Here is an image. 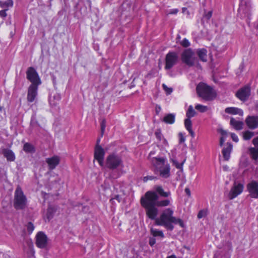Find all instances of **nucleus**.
I'll return each instance as SVG.
<instances>
[{
    "instance_id": "nucleus-41",
    "label": "nucleus",
    "mask_w": 258,
    "mask_h": 258,
    "mask_svg": "<svg viewBox=\"0 0 258 258\" xmlns=\"http://www.w3.org/2000/svg\"><path fill=\"white\" fill-rule=\"evenodd\" d=\"M173 165L177 169H181L182 168L183 163H179L177 160H172Z\"/></svg>"
},
{
    "instance_id": "nucleus-43",
    "label": "nucleus",
    "mask_w": 258,
    "mask_h": 258,
    "mask_svg": "<svg viewBox=\"0 0 258 258\" xmlns=\"http://www.w3.org/2000/svg\"><path fill=\"white\" fill-rule=\"evenodd\" d=\"M157 179V177L154 176H146L143 178L144 182H147L149 180H153Z\"/></svg>"
},
{
    "instance_id": "nucleus-48",
    "label": "nucleus",
    "mask_w": 258,
    "mask_h": 258,
    "mask_svg": "<svg viewBox=\"0 0 258 258\" xmlns=\"http://www.w3.org/2000/svg\"><path fill=\"white\" fill-rule=\"evenodd\" d=\"M105 123H106V121H105V119L102 120L101 122V129L102 134H103L104 131V130L105 128Z\"/></svg>"
},
{
    "instance_id": "nucleus-39",
    "label": "nucleus",
    "mask_w": 258,
    "mask_h": 258,
    "mask_svg": "<svg viewBox=\"0 0 258 258\" xmlns=\"http://www.w3.org/2000/svg\"><path fill=\"white\" fill-rule=\"evenodd\" d=\"M207 216V211L204 210H200L197 215L199 219H201L203 217H205Z\"/></svg>"
},
{
    "instance_id": "nucleus-63",
    "label": "nucleus",
    "mask_w": 258,
    "mask_h": 258,
    "mask_svg": "<svg viewBox=\"0 0 258 258\" xmlns=\"http://www.w3.org/2000/svg\"><path fill=\"white\" fill-rule=\"evenodd\" d=\"M152 154V152H151L149 154V157H151V154Z\"/></svg>"
},
{
    "instance_id": "nucleus-27",
    "label": "nucleus",
    "mask_w": 258,
    "mask_h": 258,
    "mask_svg": "<svg viewBox=\"0 0 258 258\" xmlns=\"http://www.w3.org/2000/svg\"><path fill=\"white\" fill-rule=\"evenodd\" d=\"M175 115L173 113L166 114L163 118L162 121L167 124H173L175 121Z\"/></svg>"
},
{
    "instance_id": "nucleus-44",
    "label": "nucleus",
    "mask_w": 258,
    "mask_h": 258,
    "mask_svg": "<svg viewBox=\"0 0 258 258\" xmlns=\"http://www.w3.org/2000/svg\"><path fill=\"white\" fill-rule=\"evenodd\" d=\"M178 136L179 137V142L180 144L183 143L185 142V139L182 133H179L178 134Z\"/></svg>"
},
{
    "instance_id": "nucleus-13",
    "label": "nucleus",
    "mask_w": 258,
    "mask_h": 258,
    "mask_svg": "<svg viewBox=\"0 0 258 258\" xmlns=\"http://www.w3.org/2000/svg\"><path fill=\"white\" fill-rule=\"evenodd\" d=\"M47 238L43 232H39L36 235V244L41 248H44L47 245Z\"/></svg>"
},
{
    "instance_id": "nucleus-16",
    "label": "nucleus",
    "mask_w": 258,
    "mask_h": 258,
    "mask_svg": "<svg viewBox=\"0 0 258 258\" xmlns=\"http://www.w3.org/2000/svg\"><path fill=\"white\" fill-rule=\"evenodd\" d=\"M245 122L249 128L255 129L258 127V116H248L245 119Z\"/></svg>"
},
{
    "instance_id": "nucleus-36",
    "label": "nucleus",
    "mask_w": 258,
    "mask_h": 258,
    "mask_svg": "<svg viewBox=\"0 0 258 258\" xmlns=\"http://www.w3.org/2000/svg\"><path fill=\"white\" fill-rule=\"evenodd\" d=\"M27 230L29 234L31 233L34 229V226L31 222H29L26 225Z\"/></svg>"
},
{
    "instance_id": "nucleus-2",
    "label": "nucleus",
    "mask_w": 258,
    "mask_h": 258,
    "mask_svg": "<svg viewBox=\"0 0 258 258\" xmlns=\"http://www.w3.org/2000/svg\"><path fill=\"white\" fill-rule=\"evenodd\" d=\"M173 211L170 208L165 210L159 218L156 217L155 219H150L155 221V224L159 226H163L166 229L172 231L174 228L173 223L179 224L181 227H184L183 221L180 218H176L173 216Z\"/></svg>"
},
{
    "instance_id": "nucleus-42",
    "label": "nucleus",
    "mask_w": 258,
    "mask_h": 258,
    "mask_svg": "<svg viewBox=\"0 0 258 258\" xmlns=\"http://www.w3.org/2000/svg\"><path fill=\"white\" fill-rule=\"evenodd\" d=\"M162 87L167 94H170L172 92V89L171 88H168L166 85L163 84Z\"/></svg>"
},
{
    "instance_id": "nucleus-64",
    "label": "nucleus",
    "mask_w": 258,
    "mask_h": 258,
    "mask_svg": "<svg viewBox=\"0 0 258 258\" xmlns=\"http://www.w3.org/2000/svg\"><path fill=\"white\" fill-rule=\"evenodd\" d=\"M2 107L0 106V111H2Z\"/></svg>"
},
{
    "instance_id": "nucleus-17",
    "label": "nucleus",
    "mask_w": 258,
    "mask_h": 258,
    "mask_svg": "<svg viewBox=\"0 0 258 258\" xmlns=\"http://www.w3.org/2000/svg\"><path fill=\"white\" fill-rule=\"evenodd\" d=\"M165 159L163 158L154 157L151 159L152 164L158 169L162 168L165 165Z\"/></svg>"
},
{
    "instance_id": "nucleus-4",
    "label": "nucleus",
    "mask_w": 258,
    "mask_h": 258,
    "mask_svg": "<svg viewBox=\"0 0 258 258\" xmlns=\"http://www.w3.org/2000/svg\"><path fill=\"white\" fill-rule=\"evenodd\" d=\"M27 200L21 187L19 186L16 188L14 193L13 206L17 210H24L27 206Z\"/></svg>"
},
{
    "instance_id": "nucleus-19",
    "label": "nucleus",
    "mask_w": 258,
    "mask_h": 258,
    "mask_svg": "<svg viewBox=\"0 0 258 258\" xmlns=\"http://www.w3.org/2000/svg\"><path fill=\"white\" fill-rule=\"evenodd\" d=\"M228 147L224 148L222 153L225 161H228L230 157V154L232 149V145L231 143H227Z\"/></svg>"
},
{
    "instance_id": "nucleus-54",
    "label": "nucleus",
    "mask_w": 258,
    "mask_h": 258,
    "mask_svg": "<svg viewBox=\"0 0 258 258\" xmlns=\"http://www.w3.org/2000/svg\"><path fill=\"white\" fill-rule=\"evenodd\" d=\"M220 133L222 136H226L227 135L226 131L223 129H220Z\"/></svg>"
},
{
    "instance_id": "nucleus-10",
    "label": "nucleus",
    "mask_w": 258,
    "mask_h": 258,
    "mask_svg": "<svg viewBox=\"0 0 258 258\" xmlns=\"http://www.w3.org/2000/svg\"><path fill=\"white\" fill-rule=\"evenodd\" d=\"M243 184L241 183H236L235 181L233 186L231 188L228 198L229 200H232L240 195L243 190Z\"/></svg>"
},
{
    "instance_id": "nucleus-58",
    "label": "nucleus",
    "mask_w": 258,
    "mask_h": 258,
    "mask_svg": "<svg viewBox=\"0 0 258 258\" xmlns=\"http://www.w3.org/2000/svg\"><path fill=\"white\" fill-rule=\"evenodd\" d=\"M167 258H177V257L175 255L173 254L170 256H167Z\"/></svg>"
},
{
    "instance_id": "nucleus-20",
    "label": "nucleus",
    "mask_w": 258,
    "mask_h": 258,
    "mask_svg": "<svg viewBox=\"0 0 258 258\" xmlns=\"http://www.w3.org/2000/svg\"><path fill=\"white\" fill-rule=\"evenodd\" d=\"M226 113L230 114H238L240 116L243 115V112L242 109L236 107H227L225 109Z\"/></svg>"
},
{
    "instance_id": "nucleus-12",
    "label": "nucleus",
    "mask_w": 258,
    "mask_h": 258,
    "mask_svg": "<svg viewBox=\"0 0 258 258\" xmlns=\"http://www.w3.org/2000/svg\"><path fill=\"white\" fill-rule=\"evenodd\" d=\"M104 155L105 151L101 146L100 145L95 146L94 149V158L101 166H102L104 164Z\"/></svg>"
},
{
    "instance_id": "nucleus-61",
    "label": "nucleus",
    "mask_w": 258,
    "mask_h": 258,
    "mask_svg": "<svg viewBox=\"0 0 258 258\" xmlns=\"http://www.w3.org/2000/svg\"><path fill=\"white\" fill-rule=\"evenodd\" d=\"M182 12H184L186 10H187V9L186 8H183L182 9Z\"/></svg>"
},
{
    "instance_id": "nucleus-40",
    "label": "nucleus",
    "mask_w": 258,
    "mask_h": 258,
    "mask_svg": "<svg viewBox=\"0 0 258 258\" xmlns=\"http://www.w3.org/2000/svg\"><path fill=\"white\" fill-rule=\"evenodd\" d=\"M156 138L159 141H161L162 135L160 130H157L155 133Z\"/></svg>"
},
{
    "instance_id": "nucleus-7",
    "label": "nucleus",
    "mask_w": 258,
    "mask_h": 258,
    "mask_svg": "<svg viewBox=\"0 0 258 258\" xmlns=\"http://www.w3.org/2000/svg\"><path fill=\"white\" fill-rule=\"evenodd\" d=\"M179 61V56L177 52L175 51H169L165 56V69L168 70L176 65Z\"/></svg>"
},
{
    "instance_id": "nucleus-46",
    "label": "nucleus",
    "mask_w": 258,
    "mask_h": 258,
    "mask_svg": "<svg viewBox=\"0 0 258 258\" xmlns=\"http://www.w3.org/2000/svg\"><path fill=\"white\" fill-rule=\"evenodd\" d=\"M256 134H258V133H256ZM252 143L254 147H258V136L253 139Z\"/></svg>"
},
{
    "instance_id": "nucleus-28",
    "label": "nucleus",
    "mask_w": 258,
    "mask_h": 258,
    "mask_svg": "<svg viewBox=\"0 0 258 258\" xmlns=\"http://www.w3.org/2000/svg\"><path fill=\"white\" fill-rule=\"evenodd\" d=\"M23 150L27 153H34L35 152L34 146L29 143H26L24 145Z\"/></svg>"
},
{
    "instance_id": "nucleus-53",
    "label": "nucleus",
    "mask_w": 258,
    "mask_h": 258,
    "mask_svg": "<svg viewBox=\"0 0 258 258\" xmlns=\"http://www.w3.org/2000/svg\"><path fill=\"white\" fill-rule=\"evenodd\" d=\"M184 191H185V192L186 193V194L188 196V197L190 196V190L189 188H187V187L185 188Z\"/></svg>"
},
{
    "instance_id": "nucleus-9",
    "label": "nucleus",
    "mask_w": 258,
    "mask_h": 258,
    "mask_svg": "<svg viewBox=\"0 0 258 258\" xmlns=\"http://www.w3.org/2000/svg\"><path fill=\"white\" fill-rule=\"evenodd\" d=\"M250 94V87L248 85H245L237 90L235 94V96L240 101L245 102L248 99Z\"/></svg>"
},
{
    "instance_id": "nucleus-3",
    "label": "nucleus",
    "mask_w": 258,
    "mask_h": 258,
    "mask_svg": "<svg viewBox=\"0 0 258 258\" xmlns=\"http://www.w3.org/2000/svg\"><path fill=\"white\" fill-rule=\"evenodd\" d=\"M196 91L198 96L206 101L212 100L216 97L213 88L203 82L197 86Z\"/></svg>"
},
{
    "instance_id": "nucleus-1",
    "label": "nucleus",
    "mask_w": 258,
    "mask_h": 258,
    "mask_svg": "<svg viewBox=\"0 0 258 258\" xmlns=\"http://www.w3.org/2000/svg\"><path fill=\"white\" fill-rule=\"evenodd\" d=\"M159 196L154 191H148L144 197H141L140 203L145 209L147 217L149 219H155L157 217L159 210L157 208L166 207L170 205L169 200L159 201Z\"/></svg>"
},
{
    "instance_id": "nucleus-14",
    "label": "nucleus",
    "mask_w": 258,
    "mask_h": 258,
    "mask_svg": "<svg viewBox=\"0 0 258 258\" xmlns=\"http://www.w3.org/2000/svg\"><path fill=\"white\" fill-rule=\"evenodd\" d=\"M60 159L57 156H53L50 158H46L45 162L48 164V169L52 171L59 164Z\"/></svg>"
},
{
    "instance_id": "nucleus-62",
    "label": "nucleus",
    "mask_w": 258,
    "mask_h": 258,
    "mask_svg": "<svg viewBox=\"0 0 258 258\" xmlns=\"http://www.w3.org/2000/svg\"><path fill=\"white\" fill-rule=\"evenodd\" d=\"M57 99H58V100H59V99H60V97H59V96H57Z\"/></svg>"
},
{
    "instance_id": "nucleus-24",
    "label": "nucleus",
    "mask_w": 258,
    "mask_h": 258,
    "mask_svg": "<svg viewBox=\"0 0 258 258\" xmlns=\"http://www.w3.org/2000/svg\"><path fill=\"white\" fill-rule=\"evenodd\" d=\"M160 175L164 178H168L170 176V166L169 164L164 165L162 168L159 169Z\"/></svg>"
},
{
    "instance_id": "nucleus-6",
    "label": "nucleus",
    "mask_w": 258,
    "mask_h": 258,
    "mask_svg": "<svg viewBox=\"0 0 258 258\" xmlns=\"http://www.w3.org/2000/svg\"><path fill=\"white\" fill-rule=\"evenodd\" d=\"M181 60L182 63L188 67H191L195 64L197 58L194 51L191 48L184 49L181 54Z\"/></svg>"
},
{
    "instance_id": "nucleus-8",
    "label": "nucleus",
    "mask_w": 258,
    "mask_h": 258,
    "mask_svg": "<svg viewBox=\"0 0 258 258\" xmlns=\"http://www.w3.org/2000/svg\"><path fill=\"white\" fill-rule=\"evenodd\" d=\"M26 78L31 83L30 85L39 86L41 83L38 73L32 67H29L27 69Z\"/></svg>"
},
{
    "instance_id": "nucleus-59",
    "label": "nucleus",
    "mask_w": 258,
    "mask_h": 258,
    "mask_svg": "<svg viewBox=\"0 0 258 258\" xmlns=\"http://www.w3.org/2000/svg\"><path fill=\"white\" fill-rule=\"evenodd\" d=\"M163 143L165 145L168 144L167 141L165 139H163Z\"/></svg>"
},
{
    "instance_id": "nucleus-5",
    "label": "nucleus",
    "mask_w": 258,
    "mask_h": 258,
    "mask_svg": "<svg viewBox=\"0 0 258 258\" xmlns=\"http://www.w3.org/2000/svg\"><path fill=\"white\" fill-rule=\"evenodd\" d=\"M106 165V167L111 170H115L119 167H122L123 166L121 157L114 153L107 156Z\"/></svg>"
},
{
    "instance_id": "nucleus-34",
    "label": "nucleus",
    "mask_w": 258,
    "mask_h": 258,
    "mask_svg": "<svg viewBox=\"0 0 258 258\" xmlns=\"http://www.w3.org/2000/svg\"><path fill=\"white\" fill-rule=\"evenodd\" d=\"M120 176V172L117 170H112L109 174V177L112 179H116Z\"/></svg>"
},
{
    "instance_id": "nucleus-33",
    "label": "nucleus",
    "mask_w": 258,
    "mask_h": 258,
    "mask_svg": "<svg viewBox=\"0 0 258 258\" xmlns=\"http://www.w3.org/2000/svg\"><path fill=\"white\" fill-rule=\"evenodd\" d=\"M254 133L253 132H250L249 131H245L243 133V139L245 140H250L253 136Z\"/></svg>"
},
{
    "instance_id": "nucleus-47",
    "label": "nucleus",
    "mask_w": 258,
    "mask_h": 258,
    "mask_svg": "<svg viewBox=\"0 0 258 258\" xmlns=\"http://www.w3.org/2000/svg\"><path fill=\"white\" fill-rule=\"evenodd\" d=\"M231 137L232 139V140L235 142H238V138L237 136L234 134V133H231Z\"/></svg>"
},
{
    "instance_id": "nucleus-18",
    "label": "nucleus",
    "mask_w": 258,
    "mask_h": 258,
    "mask_svg": "<svg viewBox=\"0 0 258 258\" xmlns=\"http://www.w3.org/2000/svg\"><path fill=\"white\" fill-rule=\"evenodd\" d=\"M4 156L7 158L8 161L12 162L15 160V155L14 153L10 149H4L2 152Z\"/></svg>"
},
{
    "instance_id": "nucleus-15",
    "label": "nucleus",
    "mask_w": 258,
    "mask_h": 258,
    "mask_svg": "<svg viewBox=\"0 0 258 258\" xmlns=\"http://www.w3.org/2000/svg\"><path fill=\"white\" fill-rule=\"evenodd\" d=\"M38 86L30 85L28 89L27 99L29 102H33L37 96Z\"/></svg>"
},
{
    "instance_id": "nucleus-51",
    "label": "nucleus",
    "mask_w": 258,
    "mask_h": 258,
    "mask_svg": "<svg viewBox=\"0 0 258 258\" xmlns=\"http://www.w3.org/2000/svg\"><path fill=\"white\" fill-rule=\"evenodd\" d=\"M178 12V10L177 9H173L170 10L169 13V14H176Z\"/></svg>"
},
{
    "instance_id": "nucleus-22",
    "label": "nucleus",
    "mask_w": 258,
    "mask_h": 258,
    "mask_svg": "<svg viewBox=\"0 0 258 258\" xmlns=\"http://www.w3.org/2000/svg\"><path fill=\"white\" fill-rule=\"evenodd\" d=\"M230 124L236 130H241L243 128V122L241 121H237L232 117L230 120Z\"/></svg>"
},
{
    "instance_id": "nucleus-29",
    "label": "nucleus",
    "mask_w": 258,
    "mask_h": 258,
    "mask_svg": "<svg viewBox=\"0 0 258 258\" xmlns=\"http://www.w3.org/2000/svg\"><path fill=\"white\" fill-rule=\"evenodd\" d=\"M13 6V1L12 0H7L5 2L0 1V7L8 10L9 7H12Z\"/></svg>"
},
{
    "instance_id": "nucleus-26",
    "label": "nucleus",
    "mask_w": 258,
    "mask_h": 258,
    "mask_svg": "<svg viewBox=\"0 0 258 258\" xmlns=\"http://www.w3.org/2000/svg\"><path fill=\"white\" fill-rule=\"evenodd\" d=\"M197 112L193 108L192 105H189L186 113L187 118L184 120V124H186L187 120H191L190 118L196 115Z\"/></svg>"
},
{
    "instance_id": "nucleus-52",
    "label": "nucleus",
    "mask_w": 258,
    "mask_h": 258,
    "mask_svg": "<svg viewBox=\"0 0 258 258\" xmlns=\"http://www.w3.org/2000/svg\"><path fill=\"white\" fill-rule=\"evenodd\" d=\"M225 142V139L224 138V137H221L220 139V146L221 147H222L223 145V144Z\"/></svg>"
},
{
    "instance_id": "nucleus-25",
    "label": "nucleus",
    "mask_w": 258,
    "mask_h": 258,
    "mask_svg": "<svg viewBox=\"0 0 258 258\" xmlns=\"http://www.w3.org/2000/svg\"><path fill=\"white\" fill-rule=\"evenodd\" d=\"M155 189L156 193L157 194V195L160 196L164 198H167L169 197L170 195V192L169 191H164V189H163L162 187L161 186H156L155 187Z\"/></svg>"
},
{
    "instance_id": "nucleus-50",
    "label": "nucleus",
    "mask_w": 258,
    "mask_h": 258,
    "mask_svg": "<svg viewBox=\"0 0 258 258\" xmlns=\"http://www.w3.org/2000/svg\"><path fill=\"white\" fill-rule=\"evenodd\" d=\"M212 15V11H209V12H208V13L207 14H205V17L207 20H209L211 18Z\"/></svg>"
},
{
    "instance_id": "nucleus-31",
    "label": "nucleus",
    "mask_w": 258,
    "mask_h": 258,
    "mask_svg": "<svg viewBox=\"0 0 258 258\" xmlns=\"http://www.w3.org/2000/svg\"><path fill=\"white\" fill-rule=\"evenodd\" d=\"M55 211V209L54 207L52 206L48 207L47 211L46 216L49 221L53 218Z\"/></svg>"
},
{
    "instance_id": "nucleus-11",
    "label": "nucleus",
    "mask_w": 258,
    "mask_h": 258,
    "mask_svg": "<svg viewBox=\"0 0 258 258\" xmlns=\"http://www.w3.org/2000/svg\"><path fill=\"white\" fill-rule=\"evenodd\" d=\"M246 188L250 198L258 199V181H251L247 184Z\"/></svg>"
},
{
    "instance_id": "nucleus-56",
    "label": "nucleus",
    "mask_w": 258,
    "mask_h": 258,
    "mask_svg": "<svg viewBox=\"0 0 258 258\" xmlns=\"http://www.w3.org/2000/svg\"><path fill=\"white\" fill-rule=\"evenodd\" d=\"M161 107L159 106H156V113L158 114L159 113V112L161 110Z\"/></svg>"
},
{
    "instance_id": "nucleus-38",
    "label": "nucleus",
    "mask_w": 258,
    "mask_h": 258,
    "mask_svg": "<svg viewBox=\"0 0 258 258\" xmlns=\"http://www.w3.org/2000/svg\"><path fill=\"white\" fill-rule=\"evenodd\" d=\"M180 44L184 47H187L190 46V42L186 38H184L181 42Z\"/></svg>"
},
{
    "instance_id": "nucleus-60",
    "label": "nucleus",
    "mask_w": 258,
    "mask_h": 258,
    "mask_svg": "<svg viewBox=\"0 0 258 258\" xmlns=\"http://www.w3.org/2000/svg\"><path fill=\"white\" fill-rule=\"evenodd\" d=\"M100 141V139H97L96 146L99 145Z\"/></svg>"
},
{
    "instance_id": "nucleus-57",
    "label": "nucleus",
    "mask_w": 258,
    "mask_h": 258,
    "mask_svg": "<svg viewBox=\"0 0 258 258\" xmlns=\"http://www.w3.org/2000/svg\"><path fill=\"white\" fill-rule=\"evenodd\" d=\"M51 78H52L53 84H55L56 83V77L54 75H52L51 76Z\"/></svg>"
},
{
    "instance_id": "nucleus-35",
    "label": "nucleus",
    "mask_w": 258,
    "mask_h": 258,
    "mask_svg": "<svg viewBox=\"0 0 258 258\" xmlns=\"http://www.w3.org/2000/svg\"><path fill=\"white\" fill-rule=\"evenodd\" d=\"M195 108L201 112H205L208 110L207 106L199 104L196 105Z\"/></svg>"
},
{
    "instance_id": "nucleus-30",
    "label": "nucleus",
    "mask_w": 258,
    "mask_h": 258,
    "mask_svg": "<svg viewBox=\"0 0 258 258\" xmlns=\"http://www.w3.org/2000/svg\"><path fill=\"white\" fill-rule=\"evenodd\" d=\"M186 124H184L185 128L188 131L191 137L194 138L195 137V133L192 130L191 120H187Z\"/></svg>"
},
{
    "instance_id": "nucleus-32",
    "label": "nucleus",
    "mask_w": 258,
    "mask_h": 258,
    "mask_svg": "<svg viewBox=\"0 0 258 258\" xmlns=\"http://www.w3.org/2000/svg\"><path fill=\"white\" fill-rule=\"evenodd\" d=\"M150 232L154 237L160 236L162 238L164 237V234L161 230L151 228L150 229Z\"/></svg>"
},
{
    "instance_id": "nucleus-23",
    "label": "nucleus",
    "mask_w": 258,
    "mask_h": 258,
    "mask_svg": "<svg viewBox=\"0 0 258 258\" xmlns=\"http://www.w3.org/2000/svg\"><path fill=\"white\" fill-rule=\"evenodd\" d=\"M196 53L201 61L203 62L207 61V50L205 48L198 49Z\"/></svg>"
},
{
    "instance_id": "nucleus-49",
    "label": "nucleus",
    "mask_w": 258,
    "mask_h": 258,
    "mask_svg": "<svg viewBox=\"0 0 258 258\" xmlns=\"http://www.w3.org/2000/svg\"><path fill=\"white\" fill-rule=\"evenodd\" d=\"M8 11L7 9H4L0 11V16L3 18H5L7 17V14L6 11Z\"/></svg>"
},
{
    "instance_id": "nucleus-45",
    "label": "nucleus",
    "mask_w": 258,
    "mask_h": 258,
    "mask_svg": "<svg viewBox=\"0 0 258 258\" xmlns=\"http://www.w3.org/2000/svg\"><path fill=\"white\" fill-rule=\"evenodd\" d=\"M156 243V239L155 237H150L149 238V244L151 246H153Z\"/></svg>"
},
{
    "instance_id": "nucleus-37",
    "label": "nucleus",
    "mask_w": 258,
    "mask_h": 258,
    "mask_svg": "<svg viewBox=\"0 0 258 258\" xmlns=\"http://www.w3.org/2000/svg\"><path fill=\"white\" fill-rule=\"evenodd\" d=\"M30 125L32 127H36L37 126H39V124L38 123V121L36 119L35 117L32 116L30 121Z\"/></svg>"
},
{
    "instance_id": "nucleus-55",
    "label": "nucleus",
    "mask_w": 258,
    "mask_h": 258,
    "mask_svg": "<svg viewBox=\"0 0 258 258\" xmlns=\"http://www.w3.org/2000/svg\"><path fill=\"white\" fill-rule=\"evenodd\" d=\"M112 199H115L117 201H118V202H120V200H121V198L119 195H116L115 196V197L114 198H113Z\"/></svg>"
},
{
    "instance_id": "nucleus-21",
    "label": "nucleus",
    "mask_w": 258,
    "mask_h": 258,
    "mask_svg": "<svg viewBox=\"0 0 258 258\" xmlns=\"http://www.w3.org/2000/svg\"><path fill=\"white\" fill-rule=\"evenodd\" d=\"M248 151L251 158L255 162H258V147H250Z\"/></svg>"
}]
</instances>
